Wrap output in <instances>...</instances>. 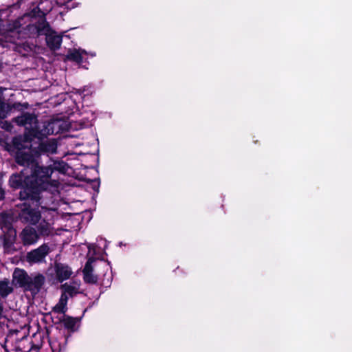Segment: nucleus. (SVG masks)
<instances>
[{
    "mask_svg": "<svg viewBox=\"0 0 352 352\" xmlns=\"http://www.w3.org/2000/svg\"><path fill=\"white\" fill-rule=\"evenodd\" d=\"M13 145L16 149L15 159L17 164L30 167L31 175L25 176L23 170L19 174H13L10 178L12 188H21L20 198L34 201H38L42 192L55 190L59 182L51 179V175L54 170L63 171L65 164L60 162H54L47 166L35 164V157L31 153L28 143L22 144L20 138H14Z\"/></svg>",
    "mask_w": 352,
    "mask_h": 352,
    "instance_id": "f257e3e1",
    "label": "nucleus"
},
{
    "mask_svg": "<svg viewBox=\"0 0 352 352\" xmlns=\"http://www.w3.org/2000/svg\"><path fill=\"white\" fill-rule=\"evenodd\" d=\"M18 125L23 126L30 135L41 139L48 135L56 133L55 129L59 126V121L38 122L36 118L30 113H24L15 118Z\"/></svg>",
    "mask_w": 352,
    "mask_h": 352,
    "instance_id": "f03ea898",
    "label": "nucleus"
},
{
    "mask_svg": "<svg viewBox=\"0 0 352 352\" xmlns=\"http://www.w3.org/2000/svg\"><path fill=\"white\" fill-rule=\"evenodd\" d=\"M80 282L74 280L65 283L60 286L61 296L58 302L53 307V311L58 314H65L67 310V301L69 297H74L80 293Z\"/></svg>",
    "mask_w": 352,
    "mask_h": 352,
    "instance_id": "7ed1b4c3",
    "label": "nucleus"
},
{
    "mask_svg": "<svg viewBox=\"0 0 352 352\" xmlns=\"http://www.w3.org/2000/svg\"><path fill=\"white\" fill-rule=\"evenodd\" d=\"M41 209L43 210V214L46 212L50 213L52 211L43 206H41ZM18 217L19 220L23 223L36 225L41 219L42 212L38 210V208H36L35 207H32L27 202H25L20 206Z\"/></svg>",
    "mask_w": 352,
    "mask_h": 352,
    "instance_id": "20e7f679",
    "label": "nucleus"
},
{
    "mask_svg": "<svg viewBox=\"0 0 352 352\" xmlns=\"http://www.w3.org/2000/svg\"><path fill=\"white\" fill-rule=\"evenodd\" d=\"M16 138H20L22 141L23 144H25L28 143L29 148L31 149V153L35 157V164H38L36 162L37 157L41 153H47V154H53L56 153L57 149V144L56 141L54 139H50L45 141L41 142L37 150L32 148V144L30 141L28 140L27 138H23L21 137H16Z\"/></svg>",
    "mask_w": 352,
    "mask_h": 352,
    "instance_id": "39448f33",
    "label": "nucleus"
},
{
    "mask_svg": "<svg viewBox=\"0 0 352 352\" xmlns=\"http://www.w3.org/2000/svg\"><path fill=\"white\" fill-rule=\"evenodd\" d=\"M50 252V247L47 244H43L27 254L26 260L28 263H38L45 261L46 256Z\"/></svg>",
    "mask_w": 352,
    "mask_h": 352,
    "instance_id": "423d86ee",
    "label": "nucleus"
},
{
    "mask_svg": "<svg viewBox=\"0 0 352 352\" xmlns=\"http://www.w3.org/2000/svg\"><path fill=\"white\" fill-rule=\"evenodd\" d=\"M3 89L0 87V119L6 118L8 113L12 110H16L19 111L28 108V104L27 102L23 104L19 102H15L13 104L5 103L3 101Z\"/></svg>",
    "mask_w": 352,
    "mask_h": 352,
    "instance_id": "0eeeda50",
    "label": "nucleus"
},
{
    "mask_svg": "<svg viewBox=\"0 0 352 352\" xmlns=\"http://www.w3.org/2000/svg\"><path fill=\"white\" fill-rule=\"evenodd\" d=\"M44 282L45 277L42 274H32L29 277L25 289L30 291L33 294H36L39 292Z\"/></svg>",
    "mask_w": 352,
    "mask_h": 352,
    "instance_id": "6e6552de",
    "label": "nucleus"
},
{
    "mask_svg": "<svg viewBox=\"0 0 352 352\" xmlns=\"http://www.w3.org/2000/svg\"><path fill=\"white\" fill-rule=\"evenodd\" d=\"M28 30L32 34L47 35L52 30L44 18H39L34 23L28 25Z\"/></svg>",
    "mask_w": 352,
    "mask_h": 352,
    "instance_id": "1a4fd4ad",
    "label": "nucleus"
},
{
    "mask_svg": "<svg viewBox=\"0 0 352 352\" xmlns=\"http://www.w3.org/2000/svg\"><path fill=\"white\" fill-rule=\"evenodd\" d=\"M23 245H30L37 242L39 235L36 230L32 227H25L20 234Z\"/></svg>",
    "mask_w": 352,
    "mask_h": 352,
    "instance_id": "9d476101",
    "label": "nucleus"
},
{
    "mask_svg": "<svg viewBox=\"0 0 352 352\" xmlns=\"http://www.w3.org/2000/svg\"><path fill=\"white\" fill-rule=\"evenodd\" d=\"M30 276L21 269L16 268L12 274V284L25 289Z\"/></svg>",
    "mask_w": 352,
    "mask_h": 352,
    "instance_id": "9b49d317",
    "label": "nucleus"
},
{
    "mask_svg": "<svg viewBox=\"0 0 352 352\" xmlns=\"http://www.w3.org/2000/svg\"><path fill=\"white\" fill-rule=\"evenodd\" d=\"M85 55H90L95 56L96 53L87 52V51L82 49H72L69 50L67 54V58L78 63L82 62L83 58Z\"/></svg>",
    "mask_w": 352,
    "mask_h": 352,
    "instance_id": "f8f14e48",
    "label": "nucleus"
},
{
    "mask_svg": "<svg viewBox=\"0 0 352 352\" xmlns=\"http://www.w3.org/2000/svg\"><path fill=\"white\" fill-rule=\"evenodd\" d=\"M55 272L56 278L59 282H63L69 278L72 274L71 268L63 263H56L55 265Z\"/></svg>",
    "mask_w": 352,
    "mask_h": 352,
    "instance_id": "ddd939ff",
    "label": "nucleus"
},
{
    "mask_svg": "<svg viewBox=\"0 0 352 352\" xmlns=\"http://www.w3.org/2000/svg\"><path fill=\"white\" fill-rule=\"evenodd\" d=\"M46 42L47 46L53 50L60 48L62 43V36L57 34L55 32L52 30L46 35Z\"/></svg>",
    "mask_w": 352,
    "mask_h": 352,
    "instance_id": "4468645a",
    "label": "nucleus"
},
{
    "mask_svg": "<svg viewBox=\"0 0 352 352\" xmlns=\"http://www.w3.org/2000/svg\"><path fill=\"white\" fill-rule=\"evenodd\" d=\"M94 261V258H89L83 270L84 280L87 283H95L97 281V276L93 273L92 263Z\"/></svg>",
    "mask_w": 352,
    "mask_h": 352,
    "instance_id": "2eb2a0df",
    "label": "nucleus"
},
{
    "mask_svg": "<svg viewBox=\"0 0 352 352\" xmlns=\"http://www.w3.org/2000/svg\"><path fill=\"white\" fill-rule=\"evenodd\" d=\"M13 285L8 279L0 280V296L5 298L11 294L13 292Z\"/></svg>",
    "mask_w": 352,
    "mask_h": 352,
    "instance_id": "dca6fc26",
    "label": "nucleus"
},
{
    "mask_svg": "<svg viewBox=\"0 0 352 352\" xmlns=\"http://www.w3.org/2000/svg\"><path fill=\"white\" fill-rule=\"evenodd\" d=\"M46 218L47 217L44 215L43 220L41 221H39L37 226V231L42 236H48L52 232L51 224L46 221Z\"/></svg>",
    "mask_w": 352,
    "mask_h": 352,
    "instance_id": "f3484780",
    "label": "nucleus"
},
{
    "mask_svg": "<svg viewBox=\"0 0 352 352\" xmlns=\"http://www.w3.org/2000/svg\"><path fill=\"white\" fill-rule=\"evenodd\" d=\"M63 316L59 318V320L63 322L64 327L72 331H74V327L76 324V318L68 316L62 314Z\"/></svg>",
    "mask_w": 352,
    "mask_h": 352,
    "instance_id": "a211bd4d",
    "label": "nucleus"
},
{
    "mask_svg": "<svg viewBox=\"0 0 352 352\" xmlns=\"http://www.w3.org/2000/svg\"><path fill=\"white\" fill-rule=\"evenodd\" d=\"M49 342L52 352H60L61 351L62 346L60 343L56 339L52 338Z\"/></svg>",
    "mask_w": 352,
    "mask_h": 352,
    "instance_id": "6ab92c4d",
    "label": "nucleus"
},
{
    "mask_svg": "<svg viewBox=\"0 0 352 352\" xmlns=\"http://www.w3.org/2000/svg\"><path fill=\"white\" fill-rule=\"evenodd\" d=\"M19 33V31L16 30H11L9 32V36H10V38L9 39V41L10 42H15V36Z\"/></svg>",
    "mask_w": 352,
    "mask_h": 352,
    "instance_id": "aec40b11",
    "label": "nucleus"
},
{
    "mask_svg": "<svg viewBox=\"0 0 352 352\" xmlns=\"http://www.w3.org/2000/svg\"><path fill=\"white\" fill-rule=\"evenodd\" d=\"M67 6L70 8H74L76 7V6L74 5L73 2L72 1H68L66 3Z\"/></svg>",
    "mask_w": 352,
    "mask_h": 352,
    "instance_id": "412c9836",
    "label": "nucleus"
},
{
    "mask_svg": "<svg viewBox=\"0 0 352 352\" xmlns=\"http://www.w3.org/2000/svg\"><path fill=\"white\" fill-rule=\"evenodd\" d=\"M4 198V190L0 187V201Z\"/></svg>",
    "mask_w": 352,
    "mask_h": 352,
    "instance_id": "4be33fe9",
    "label": "nucleus"
},
{
    "mask_svg": "<svg viewBox=\"0 0 352 352\" xmlns=\"http://www.w3.org/2000/svg\"><path fill=\"white\" fill-rule=\"evenodd\" d=\"M11 232L14 233V235H15V231L14 230H11Z\"/></svg>",
    "mask_w": 352,
    "mask_h": 352,
    "instance_id": "5701e85b",
    "label": "nucleus"
},
{
    "mask_svg": "<svg viewBox=\"0 0 352 352\" xmlns=\"http://www.w3.org/2000/svg\"><path fill=\"white\" fill-rule=\"evenodd\" d=\"M0 304H2V302L0 301Z\"/></svg>",
    "mask_w": 352,
    "mask_h": 352,
    "instance_id": "b1692460",
    "label": "nucleus"
}]
</instances>
